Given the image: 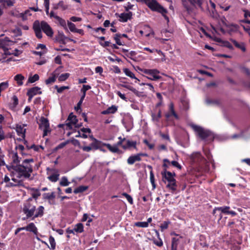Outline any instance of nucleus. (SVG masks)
Returning <instances> with one entry per match:
<instances>
[{
	"label": "nucleus",
	"mask_w": 250,
	"mask_h": 250,
	"mask_svg": "<svg viewBox=\"0 0 250 250\" xmlns=\"http://www.w3.org/2000/svg\"><path fill=\"white\" fill-rule=\"evenodd\" d=\"M34 162V160L33 158L26 159L22 162L21 164L7 166L6 167L9 171L13 170L15 171L18 174L17 176L18 178L29 179L33 171L31 163Z\"/></svg>",
	"instance_id": "f257e3e1"
},
{
	"label": "nucleus",
	"mask_w": 250,
	"mask_h": 250,
	"mask_svg": "<svg viewBox=\"0 0 250 250\" xmlns=\"http://www.w3.org/2000/svg\"><path fill=\"white\" fill-rule=\"evenodd\" d=\"M33 29L37 38L41 39L42 37V30L48 37H52L53 35V31L51 26L47 22L42 21L41 22L35 21L33 25Z\"/></svg>",
	"instance_id": "f03ea898"
},
{
	"label": "nucleus",
	"mask_w": 250,
	"mask_h": 250,
	"mask_svg": "<svg viewBox=\"0 0 250 250\" xmlns=\"http://www.w3.org/2000/svg\"><path fill=\"white\" fill-rule=\"evenodd\" d=\"M161 174L163 182L165 183L166 182H168L167 188L172 190V192L175 191L177 187L176 180L174 178L176 176L175 173L166 170L165 172H161Z\"/></svg>",
	"instance_id": "7ed1b4c3"
},
{
	"label": "nucleus",
	"mask_w": 250,
	"mask_h": 250,
	"mask_svg": "<svg viewBox=\"0 0 250 250\" xmlns=\"http://www.w3.org/2000/svg\"><path fill=\"white\" fill-rule=\"evenodd\" d=\"M192 128L202 140H207L209 142L213 141L214 138V134L210 131L205 129L203 127L196 125H193Z\"/></svg>",
	"instance_id": "20e7f679"
},
{
	"label": "nucleus",
	"mask_w": 250,
	"mask_h": 250,
	"mask_svg": "<svg viewBox=\"0 0 250 250\" xmlns=\"http://www.w3.org/2000/svg\"><path fill=\"white\" fill-rule=\"evenodd\" d=\"M32 199L29 198L23 205L22 212L25 215V217L22 218L25 220L31 217H33L36 211V206L32 203Z\"/></svg>",
	"instance_id": "39448f33"
},
{
	"label": "nucleus",
	"mask_w": 250,
	"mask_h": 250,
	"mask_svg": "<svg viewBox=\"0 0 250 250\" xmlns=\"http://www.w3.org/2000/svg\"><path fill=\"white\" fill-rule=\"evenodd\" d=\"M138 2L145 3L153 11L165 12L163 7L156 0H138Z\"/></svg>",
	"instance_id": "423d86ee"
},
{
	"label": "nucleus",
	"mask_w": 250,
	"mask_h": 250,
	"mask_svg": "<svg viewBox=\"0 0 250 250\" xmlns=\"http://www.w3.org/2000/svg\"><path fill=\"white\" fill-rule=\"evenodd\" d=\"M137 68L143 72L147 76L146 77L150 80L156 81L162 78L159 74V71L156 69H141L138 66H136Z\"/></svg>",
	"instance_id": "0eeeda50"
},
{
	"label": "nucleus",
	"mask_w": 250,
	"mask_h": 250,
	"mask_svg": "<svg viewBox=\"0 0 250 250\" xmlns=\"http://www.w3.org/2000/svg\"><path fill=\"white\" fill-rule=\"evenodd\" d=\"M40 124H39V128L43 130V137H45L47 135L48 132L51 131L50 128V124L49 120L44 117H42L40 119Z\"/></svg>",
	"instance_id": "6e6552de"
},
{
	"label": "nucleus",
	"mask_w": 250,
	"mask_h": 250,
	"mask_svg": "<svg viewBox=\"0 0 250 250\" xmlns=\"http://www.w3.org/2000/svg\"><path fill=\"white\" fill-rule=\"evenodd\" d=\"M14 43V42L10 40L7 37H5L3 39H0V48L3 50L4 54L6 55L11 54L9 52L7 47L12 45Z\"/></svg>",
	"instance_id": "1a4fd4ad"
},
{
	"label": "nucleus",
	"mask_w": 250,
	"mask_h": 250,
	"mask_svg": "<svg viewBox=\"0 0 250 250\" xmlns=\"http://www.w3.org/2000/svg\"><path fill=\"white\" fill-rule=\"evenodd\" d=\"M183 5L186 9L187 11L189 12L191 10L190 7L188 6L187 1H188L193 6H198L202 10H203L202 4L204 0H182Z\"/></svg>",
	"instance_id": "9d476101"
},
{
	"label": "nucleus",
	"mask_w": 250,
	"mask_h": 250,
	"mask_svg": "<svg viewBox=\"0 0 250 250\" xmlns=\"http://www.w3.org/2000/svg\"><path fill=\"white\" fill-rule=\"evenodd\" d=\"M230 207L226 206L220 207H215L212 211V214L214 215L216 211H220L222 213L227 215L230 214L232 216H235L237 215V213L235 211L230 210Z\"/></svg>",
	"instance_id": "9b49d317"
},
{
	"label": "nucleus",
	"mask_w": 250,
	"mask_h": 250,
	"mask_svg": "<svg viewBox=\"0 0 250 250\" xmlns=\"http://www.w3.org/2000/svg\"><path fill=\"white\" fill-rule=\"evenodd\" d=\"M190 159L193 164L198 165L204 164L206 163V159L199 152H195L192 154L190 156Z\"/></svg>",
	"instance_id": "f8f14e48"
},
{
	"label": "nucleus",
	"mask_w": 250,
	"mask_h": 250,
	"mask_svg": "<svg viewBox=\"0 0 250 250\" xmlns=\"http://www.w3.org/2000/svg\"><path fill=\"white\" fill-rule=\"evenodd\" d=\"M142 156H147V154L146 153H139L131 155L128 158L127 163L130 165H133L136 162L141 161L142 160Z\"/></svg>",
	"instance_id": "ddd939ff"
},
{
	"label": "nucleus",
	"mask_w": 250,
	"mask_h": 250,
	"mask_svg": "<svg viewBox=\"0 0 250 250\" xmlns=\"http://www.w3.org/2000/svg\"><path fill=\"white\" fill-rule=\"evenodd\" d=\"M62 68V67H60L57 68L55 71H54L51 73V76H50L45 81L46 84L52 83L56 81V78L58 77V75H59L60 69H61Z\"/></svg>",
	"instance_id": "4468645a"
},
{
	"label": "nucleus",
	"mask_w": 250,
	"mask_h": 250,
	"mask_svg": "<svg viewBox=\"0 0 250 250\" xmlns=\"http://www.w3.org/2000/svg\"><path fill=\"white\" fill-rule=\"evenodd\" d=\"M42 198L43 200H47L50 205L55 204V194L54 192L43 193L42 194Z\"/></svg>",
	"instance_id": "2eb2a0df"
},
{
	"label": "nucleus",
	"mask_w": 250,
	"mask_h": 250,
	"mask_svg": "<svg viewBox=\"0 0 250 250\" xmlns=\"http://www.w3.org/2000/svg\"><path fill=\"white\" fill-rule=\"evenodd\" d=\"M103 146H105L108 149L112 152V153H116L118 154H121L123 153V151L119 149V148L116 146L114 145L113 146H111L109 144H103Z\"/></svg>",
	"instance_id": "dca6fc26"
},
{
	"label": "nucleus",
	"mask_w": 250,
	"mask_h": 250,
	"mask_svg": "<svg viewBox=\"0 0 250 250\" xmlns=\"http://www.w3.org/2000/svg\"><path fill=\"white\" fill-rule=\"evenodd\" d=\"M132 16V13L128 12V13H121L119 16V21L121 22H126L128 20L131 19Z\"/></svg>",
	"instance_id": "f3484780"
},
{
	"label": "nucleus",
	"mask_w": 250,
	"mask_h": 250,
	"mask_svg": "<svg viewBox=\"0 0 250 250\" xmlns=\"http://www.w3.org/2000/svg\"><path fill=\"white\" fill-rule=\"evenodd\" d=\"M125 145H122V148L125 149H130L132 147L134 149H136V141H130L129 140H127L125 141Z\"/></svg>",
	"instance_id": "a211bd4d"
},
{
	"label": "nucleus",
	"mask_w": 250,
	"mask_h": 250,
	"mask_svg": "<svg viewBox=\"0 0 250 250\" xmlns=\"http://www.w3.org/2000/svg\"><path fill=\"white\" fill-rule=\"evenodd\" d=\"M36 212H35L32 220H34L36 218L42 217L44 214V208L42 206H40L37 209L36 208Z\"/></svg>",
	"instance_id": "6ab92c4d"
},
{
	"label": "nucleus",
	"mask_w": 250,
	"mask_h": 250,
	"mask_svg": "<svg viewBox=\"0 0 250 250\" xmlns=\"http://www.w3.org/2000/svg\"><path fill=\"white\" fill-rule=\"evenodd\" d=\"M230 41L233 43L234 45L238 49L244 52L246 50L245 44L243 42H238L236 40L230 39Z\"/></svg>",
	"instance_id": "aec40b11"
},
{
	"label": "nucleus",
	"mask_w": 250,
	"mask_h": 250,
	"mask_svg": "<svg viewBox=\"0 0 250 250\" xmlns=\"http://www.w3.org/2000/svg\"><path fill=\"white\" fill-rule=\"evenodd\" d=\"M226 27L228 29V32L231 34L232 32H236L238 31L239 26L237 24H226Z\"/></svg>",
	"instance_id": "412c9836"
},
{
	"label": "nucleus",
	"mask_w": 250,
	"mask_h": 250,
	"mask_svg": "<svg viewBox=\"0 0 250 250\" xmlns=\"http://www.w3.org/2000/svg\"><path fill=\"white\" fill-rule=\"evenodd\" d=\"M27 93L29 95H31L32 96H34L37 94H41L42 93L41 91V88L38 86L33 87L28 90Z\"/></svg>",
	"instance_id": "4be33fe9"
},
{
	"label": "nucleus",
	"mask_w": 250,
	"mask_h": 250,
	"mask_svg": "<svg viewBox=\"0 0 250 250\" xmlns=\"http://www.w3.org/2000/svg\"><path fill=\"white\" fill-rule=\"evenodd\" d=\"M103 143L101 141L98 140L97 139L93 141L90 145L92 146L93 150L100 149L102 151H104V149L101 148V147L103 146Z\"/></svg>",
	"instance_id": "5701e85b"
},
{
	"label": "nucleus",
	"mask_w": 250,
	"mask_h": 250,
	"mask_svg": "<svg viewBox=\"0 0 250 250\" xmlns=\"http://www.w3.org/2000/svg\"><path fill=\"white\" fill-rule=\"evenodd\" d=\"M24 228L25 230L32 232L35 234H37L38 233V229L33 223H29L26 227H25Z\"/></svg>",
	"instance_id": "b1692460"
},
{
	"label": "nucleus",
	"mask_w": 250,
	"mask_h": 250,
	"mask_svg": "<svg viewBox=\"0 0 250 250\" xmlns=\"http://www.w3.org/2000/svg\"><path fill=\"white\" fill-rule=\"evenodd\" d=\"M12 154V162L9 166L17 165L20 164V160L17 152H13Z\"/></svg>",
	"instance_id": "393cba45"
},
{
	"label": "nucleus",
	"mask_w": 250,
	"mask_h": 250,
	"mask_svg": "<svg viewBox=\"0 0 250 250\" xmlns=\"http://www.w3.org/2000/svg\"><path fill=\"white\" fill-rule=\"evenodd\" d=\"M117 111V107L115 105H112L108 107L107 109L103 110L101 113L103 115L108 114H114Z\"/></svg>",
	"instance_id": "a878e982"
},
{
	"label": "nucleus",
	"mask_w": 250,
	"mask_h": 250,
	"mask_svg": "<svg viewBox=\"0 0 250 250\" xmlns=\"http://www.w3.org/2000/svg\"><path fill=\"white\" fill-rule=\"evenodd\" d=\"M180 238H183V237L179 236V238L173 237L171 241V250H177V247L179 244Z\"/></svg>",
	"instance_id": "bb28decb"
},
{
	"label": "nucleus",
	"mask_w": 250,
	"mask_h": 250,
	"mask_svg": "<svg viewBox=\"0 0 250 250\" xmlns=\"http://www.w3.org/2000/svg\"><path fill=\"white\" fill-rule=\"evenodd\" d=\"M152 120L156 123H158L160 121V118L162 117V112L161 109H159L158 113L156 114L155 113L152 112L151 114Z\"/></svg>",
	"instance_id": "cd10ccee"
},
{
	"label": "nucleus",
	"mask_w": 250,
	"mask_h": 250,
	"mask_svg": "<svg viewBox=\"0 0 250 250\" xmlns=\"http://www.w3.org/2000/svg\"><path fill=\"white\" fill-rule=\"evenodd\" d=\"M156 235L158 237V239H154L153 240V243L156 246L161 247L163 245V242L162 240L160 237V234L157 230H155Z\"/></svg>",
	"instance_id": "c85d7f7f"
},
{
	"label": "nucleus",
	"mask_w": 250,
	"mask_h": 250,
	"mask_svg": "<svg viewBox=\"0 0 250 250\" xmlns=\"http://www.w3.org/2000/svg\"><path fill=\"white\" fill-rule=\"evenodd\" d=\"M55 19L58 21L60 25L63 27L64 29H65L66 31H68L65 21L60 17L59 16H56Z\"/></svg>",
	"instance_id": "c756f323"
},
{
	"label": "nucleus",
	"mask_w": 250,
	"mask_h": 250,
	"mask_svg": "<svg viewBox=\"0 0 250 250\" xmlns=\"http://www.w3.org/2000/svg\"><path fill=\"white\" fill-rule=\"evenodd\" d=\"M16 131L18 135H21L22 137H24L25 129H24L21 125H17L16 126Z\"/></svg>",
	"instance_id": "7c9ffc66"
},
{
	"label": "nucleus",
	"mask_w": 250,
	"mask_h": 250,
	"mask_svg": "<svg viewBox=\"0 0 250 250\" xmlns=\"http://www.w3.org/2000/svg\"><path fill=\"white\" fill-rule=\"evenodd\" d=\"M24 79V77L21 74H17L14 77V80L17 82L19 86L23 84L22 81Z\"/></svg>",
	"instance_id": "2f4dec72"
},
{
	"label": "nucleus",
	"mask_w": 250,
	"mask_h": 250,
	"mask_svg": "<svg viewBox=\"0 0 250 250\" xmlns=\"http://www.w3.org/2000/svg\"><path fill=\"white\" fill-rule=\"evenodd\" d=\"M123 71L125 73V74L128 77H129L130 78L132 79H134L138 81H140V80L137 78L135 75L128 68H124L123 69Z\"/></svg>",
	"instance_id": "473e14b6"
},
{
	"label": "nucleus",
	"mask_w": 250,
	"mask_h": 250,
	"mask_svg": "<svg viewBox=\"0 0 250 250\" xmlns=\"http://www.w3.org/2000/svg\"><path fill=\"white\" fill-rule=\"evenodd\" d=\"M30 190L34 191V193H32V197L33 198L36 200L41 196V194L38 189L32 188H30Z\"/></svg>",
	"instance_id": "72a5a7b5"
},
{
	"label": "nucleus",
	"mask_w": 250,
	"mask_h": 250,
	"mask_svg": "<svg viewBox=\"0 0 250 250\" xmlns=\"http://www.w3.org/2000/svg\"><path fill=\"white\" fill-rule=\"evenodd\" d=\"M87 189H88L87 186H80L74 189V192L75 194H77L79 193H82V192H84V191L86 190Z\"/></svg>",
	"instance_id": "f704fd0d"
},
{
	"label": "nucleus",
	"mask_w": 250,
	"mask_h": 250,
	"mask_svg": "<svg viewBox=\"0 0 250 250\" xmlns=\"http://www.w3.org/2000/svg\"><path fill=\"white\" fill-rule=\"evenodd\" d=\"M67 121L70 122L71 121L72 124H74L75 125H76L78 122L76 116L73 115V113H71L69 114L67 118Z\"/></svg>",
	"instance_id": "c9c22d12"
},
{
	"label": "nucleus",
	"mask_w": 250,
	"mask_h": 250,
	"mask_svg": "<svg viewBox=\"0 0 250 250\" xmlns=\"http://www.w3.org/2000/svg\"><path fill=\"white\" fill-rule=\"evenodd\" d=\"M75 231L77 233H82L83 231V225L82 223H79L76 225L74 228Z\"/></svg>",
	"instance_id": "e433bc0d"
},
{
	"label": "nucleus",
	"mask_w": 250,
	"mask_h": 250,
	"mask_svg": "<svg viewBox=\"0 0 250 250\" xmlns=\"http://www.w3.org/2000/svg\"><path fill=\"white\" fill-rule=\"evenodd\" d=\"M57 38V40L58 41L61 40H62V39H67L71 42H76V41H74V40L68 38L66 37V36H65V35H64V34L62 32V33L59 32V34H58V35Z\"/></svg>",
	"instance_id": "4c0bfd02"
},
{
	"label": "nucleus",
	"mask_w": 250,
	"mask_h": 250,
	"mask_svg": "<svg viewBox=\"0 0 250 250\" xmlns=\"http://www.w3.org/2000/svg\"><path fill=\"white\" fill-rule=\"evenodd\" d=\"M169 111L170 114L173 116L175 119H179V116L174 110V105L172 103H171L169 105Z\"/></svg>",
	"instance_id": "58836bf2"
},
{
	"label": "nucleus",
	"mask_w": 250,
	"mask_h": 250,
	"mask_svg": "<svg viewBox=\"0 0 250 250\" xmlns=\"http://www.w3.org/2000/svg\"><path fill=\"white\" fill-rule=\"evenodd\" d=\"M39 76L37 74H34L33 76L29 77L28 82L29 83H33L39 80Z\"/></svg>",
	"instance_id": "ea45409f"
},
{
	"label": "nucleus",
	"mask_w": 250,
	"mask_h": 250,
	"mask_svg": "<svg viewBox=\"0 0 250 250\" xmlns=\"http://www.w3.org/2000/svg\"><path fill=\"white\" fill-rule=\"evenodd\" d=\"M69 76L70 74L68 73L62 74L58 77V81L59 82L65 81L66 79H68Z\"/></svg>",
	"instance_id": "a19ab883"
},
{
	"label": "nucleus",
	"mask_w": 250,
	"mask_h": 250,
	"mask_svg": "<svg viewBox=\"0 0 250 250\" xmlns=\"http://www.w3.org/2000/svg\"><path fill=\"white\" fill-rule=\"evenodd\" d=\"M59 174H53L49 176L48 178V179L53 182H57L59 179Z\"/></svg>",
	"instance_id": "79ce46f5"
},
{
	"label": "nucleus",
	"mask_w": 250,
	"mask_h": 250,
	"mask_svg": "<svg viewBox=\"0 0 250 250\" xmlns=\"http://www.w3.org/2000/svg\"><path fill=\"white\" fill-rule=\"evenodd\" d=\"M54 88L57 90L58 93H61L64 90L68 89L69 88V87L68 86H62L61 87H59L58 85H55Z\"/></svg>",
	"instance_id": "37998d69"
},
{
	"label": "nucleus",
	"mask_w": 250,
	"mask_h": 250,
	"mask_svg": "<svg viewBox=\"0 0 250 250\" xmlns=\"http://www.w3.org/2000/svg\"><path fill=\"white\" fill-rule=\"evenodd\" d=\"M135 226L140 228H147L148 226V222H137L135 223Z\"/></svg>",
	"instance_id": "c03bdc74"
},
{
	"label": "nucleus",
	"mask_w": 250,
	"mask_h": 250,
	"mask_svg": "<svg viewBox=\"0 0 250 250\" xmlns=\"http://www.w3.org/2000/svg\"><path fill=\"white\" fill-rule=\"evenodd\" d=\"M164 164L163 165V167L164 168L162 172H165L166 170H167V169L168 168V165L170 164V161L167 159H164L163 160Z\"/></svg>",
	"instance_id": "a18cd8bd"
},
{
	"label": "nucleus",
	"mask_w": 250,
	"mask_h": 250,
	"mask_svg": "<svg viewBox=\"0 0 250 250\" xmlns=\"http://www.w3.org/2000/svg\"><path fill=\"white\" fill-rule=\"evenodd\" d=\"M49 241L50 244L51 245V250H55L56 248V242L55 241V239L52 236H50L49 238Z\"/></svg>",
	"instance_id": "49530a36"
},
{
	"label": "nucleus",
	"mask_w": 250,
	"mask_h": 250,
	"mask_svg": "<svg viewBox=\"0 0 250 250\" xmlns=\"http://www.w3.org/2000/svg\"><path fill=\"white\" fill-rule=\"evenodd\" d=\"M60 184L61 186L65 187L68 186L70 183L68 181L67 178L63 176L62 177Z\"/></svg>",
	"instance_id": "de8ad7c7"
},
{
	"label": "nucleus",
	"mask_w": 250,
	"mask_h": 250,
	"mask_svg": "<svg viewBox=\"0 0 250 250\" xmlns=\"http://www.w3.org/2000/svg\"><path fill=\"white\" fill-rule=\"evenodd\" d=\"M70 143V140H67L65 142H62V143H61V144H60L59 145H58L56 147H55V150H59L60 149H61V148H62L63 147H64L66 145H67V144H68L69 143Z\"/></svg>",
	"instance_id": "09e8293b"
},
{
	"label": "nucleus",
	"mask_w": 250,
	"mask_h": 250,
	"mask_svg": "<svg viewBox=\"0 0 250 250\" xmlns=\"http://www.w3.org/2000/svg\"><path fill=\"white\" fill-rule=\"evenodd\" d=\"M221 45L222 46L226 47L230 50L233 49V47L231 43L227 41H224Z\"/></svg>",
	"instance_id": "8fccbe9b"
},
{
	"label": "nucleus",
	"mask_w": 250,
	"mask_h": 250,
	"mask_svg": "<svg viewBox=\"0 0 250 250\" xmlns=\"http://www.w3.org/2000/svg\"><path fill=\"white\" fill-rule=\"evenodd\" d=\"M120 38H121L120 34H116L114 35V39L116 42V44L119 45H123L122 43L120 41Z\"/></svg>",
	"instance_id": "3c124183"
},
{
	"label": "nucleus",
	"mask_w": 250,
	"mask_h": 250,
	"mask_svg": "<svg viewBox=\"0 0 250 250\" xmlns=\"http://www.w3.org/2000/svg\"><path fill=\"white\" fill-rule=\"evenodd\" d=\"M67 25H68V27L69 29V30L72 32H75V30H76V26L75 25L70 22V21H67Z\"/></svg>",
	"instance_id": "603ef678"
},
{
	"label": "nucleus",
	"mask_w": 250,
	"mask_h": 250,
	"mask_svg": "<svg viewBox=\"0 0 250 250\" xmlns=\"http://www.w3.org/2000/svg\"><path fill=\"white\" fill-rule=\"evenodd\" d=\"M122 195L126 198V199L128 201V202L131 205L133 204V200L132 198L131 197V196L130 195L128 194L127 193H126L125 192H123Z\"/></svg>",
	"instance_id": "864d4df0"
},
{
	"label": "nucleus",
	"mask_w": 250,
	"mask_h": 250,
	"mask_svg": "<svg viewBox=\"0 0 250 250\" xmlns=\"http://www.w3.org/2000/svg\"><path fill=\"white\" fill-rule=\"evenodd\" d=\"M169 224L170 222L169 221H164L160 225L161 231H163L164 230L167 229Z\"/></svg>",
	"instance_id": "5fc2aeb1"
},
{
	"label": "nucleus",
	"mask_w": 250,
	"mask_h": 250,
	"mask_svg": "<svg viewBox=\"0 0 250 250\" xmlns=\"http://www.w3.org/2000/svg\"><path fill=\"white\" fill-rule=\"evenodd\" d=\"M58 6H59V8H61L62 10H65L67 8V5L64 4L63 0H61L58 3Z\"/></svg>",
	"instance_id": "6e6d98bb"
},
{
	"label": "nucleus",
	"mask_w": 250,
	"mask_h": 250,
	"mask_svg": "<svg viewBox=\"0 0 250 250\" xmlns=\"http://www.w3.org/2000/svg\"><path fill=\"white\" fill-rule=\"evenodd\" d=\"M160 136L165 140L168 141V142H170V139L169 136L167 133H163L162 132H160Z\"/></svg>",
	"instance_id": "4d7b16f0"
},
{
	"label": "nucleus",
	"mask_w": 250,
	"mask_h": 250,
	"mask_svg": "<svg viewBox=\"0 0 250 250\" xmlns=\"http://www.w3.org/2000/svg\"><path fill=\"white\" fill-rule=\"evenodd\" d=\"M5 133L3 130L2 125H0V142L5 139Z\"/></svg>",
	"instance_id": "13d9d810"
},
{
	"label": "nucleus",
	"mask_w": 250,
	"mask_h": 250,
	"mask_svg": "<svg viewBox=\"0 0 250 250\" xmlns=\"http://www.w3.org/2000/svg\"><path fill=\"white\" fill-rule=\"evenodd\" d=\"M91 88V87L89 85H83V87H82V88L81 90V91L82 93H84L86 94V92L87 90L90 89Z\"/></svg>",
	"instance_id": "bf43d9fd"
},
{
	"label": "nucleus",
	"mask_w": 250,
	"mask_h": 250,
	"mask_svg": "<svg viewBox=\"0 0 250 250\" xmlns=\"http://www.w3.org/2000/svg\"><path fill=\"white\" fill-rule=\"evenodd\" d=\"M143 143L146 144L150 149H152L154 147V144H150L148 141L146 139H145L143 140Z\"/></svg>",
	"instance_id": "052dcab7"
},
{
	"label": "nucleus",
	"mask_w": 250,
	"mask_h": 250,
	"mask_svg": "<svg viewBox=\"0 0 250 250\" xmlns=\"http://www.w3.org/2000/svg\"><path fill=\"white\" fill-rule=\"evenodd\" d=\"M170 164L172 166L177 167L178 169H182V166L177 161H172L170 162Z\"/></svg>",
	"instance_id": "680f3d73"
},
{
	"label": "nucleus",
	"mask_w": 250,
	"mask_h": 250,
	"mask_svg": "<svg viewBox=\"0 0 250 250\" xmlns=\"http://www.w3.org/2000/svg\"><path fill=\"white\" fill-rule=\"evenodd\" d=\"M150 180L153 188H155V185L154 183V176L152 171H150Z\"/></svg>",
	"instance_id": "e2e57ef3"
},
{
	"label": "nucleus",
	"mask_w": 250,
	"mask_h": 250,
	"mask_svg": "<svg viewBox=\"0 0 250 250\" xmlns=\"http://www.w3.org/2000/svg\"><path fill=\"white\" fill-rule=\"evenodd\" d=\"M12 100L13 101V107H15L18 104V103H19L18 98L16 96H14L12 97Z\"/></svg>",
	"instance_id": "0e129e2a"
},
{
	"label": "nucleus",
	"mask_w": 250,
	"mask_h": 250,
	"mask_svg": "<svg viewBox=\"0 0 250 250\" xmlns=\"http://www.w3.org/2000/svg\"><path fill=\"white\" fill-rule=\"evenodd\" d=\"M13 33H15L16 34V37H18V36H21L22 35V32H21V30L20 28H18L15 30H13Z\"/></svg>",
	"instance_id": "69168bd1"
},
{
	"label": "nucleus",
	"mask_w": 250,
	"mask_h": 250,
	"mask_svg": "<svg viewBox=\"0 0 250 250\" xmlns=\"http://www.w3.org/2000/svg\"><path fill=\"white\" fill-rule=\"evenodd\" d=\"M81 148L83 149V151L86 152H89L93 149L90 145L89 146H82Z\"/></svg>",
	"instance_id": "338daca9"
},
{
	"label": "nucleus",
	"mask_w": 250,
	"mask_h": 250,
	"mask_svg": "<svg viewBox=\"0 0 250 250\" xmlns=\"http://www.w3.org/2000/svg\"><path fill=\"white\" fill-rule=\"evenodd\" d=\"M70 142H71L73 145L75 146H79L81 147L80 143L78 140L72 139V140H70Z\"/></svg>",
	"instance_id": "774afa93"
}]
</instances>
